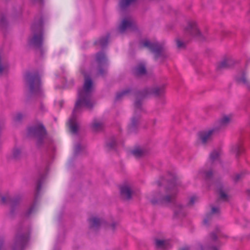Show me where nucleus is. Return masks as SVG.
<instances>
[{"mask_svg":"<svg viewBox=\"0 0 250 250\" xmlns=\"http://www.w3.org/2000/svg\"><path fill=\"white\" fill-rule=\"evenodd\" d=\"M63 104V101L62 100H60L58 102H55V105L56 106L61 108L62 107Z\"/></svg>","mask_w":250,"mask_h":250,"instance_id":"473e14b6","label":"nucleus"},{"mask_svg":"<svg viewBox=\"0 0 250 250\" xmlns=\"http://www.w3.org/2000/svg\"><path fill=\"white\" fill-rule=\"evenodd\" d=\"M227 63L226 61H224L221 62L220 63L218 64L217 67L218 68H223L227 67Z\"/></svg>","mask_w":250,"mask_h":250,"instance_id":"7c9ffc66","label":"nucleus"},{"mask_svg":"<svg viewBox=\"0 0 250 250\" xmlns=\"http://www.w3.org/2000/svg\"><path fill=\"white\" fill-rule=\"evenodd\" d=\"M135 73L137 76H141L146 74V69L143 63H140L135 69Z\"/></svg>","mask_w":250,"mask_h":250,"instance_id":"a211bd4d","label":"nucleus"},{"mask_svg":"<svg viewBox=\"0 0 250 250\" xmlns=\"http://www.w3.org/2000/svg\"><path fill=\"white\" fill-rule=\"evenodd\" d=\"M138 122V118L133 117L131 119V122L129 125V128L131 129L135 126Z\"/></svg>","mask_w":250,"mask_h":250,"instance_id":"bb28decb","label":"nucleus"},{"mask_svg":"<svg viewBox=\"0 0 250 250\" xmlns=\"http://www.w3.org/2000/svg\"><path fill=\"white\" fill-rule=\"evenodd\" d=\"M121 194L122 197L126 200L131 198L132 191L130 187L128 186H124L121 188Z\"/></svg>","mask_w":250,"mask_h":250,"instance_id":"9b49d317","label":"nucleus"},{"mask_svg":"<svg viewBox=\"0 0 250 250\" xmlns=\"http://www.w3.org/2000/svg\"><path fill=\"white\" fill-rule=\"evenodd\" d=\"M218 130V128L213 127L208 130L200 132L198 134L199 140L203 144H206L211 140L212 136L217 133Z\"/></svg>","mask_w":250,"mask_h":250,"instance_id":"0eeeda50","label":"nucleus"},{"mask_svg":"<svg viewBox=\"0 0 250 250\" xmlns=\"http://www.w3.org/2000/svg\"><path fill=\"white\" fill-rule=\"evenodd\" d=\"M33 33L32 37L29 39V43L36 47H40L42 42V21L40 20L38 23H34L32 25Z\"/></svg>","mask_w":250,"mask_h":250,"instance_id":"7ed1b4c3","label":"nucleus"},{"mask_svg":"<svg viewBox=\"0 0 250 250\" xmlns=\"http://www.w3.org/2000/svg\"><path fill=\"white\" fill-rule=\"evenodd\" d=\"M81 149V146L79 145L76 146L75 148V152L76 153H78L79 150Z\"/></svg>","mask_w":250,"mask_h":250,"instance_id":"4c0bfd02","label":"nucleus"},{"mask_svg":"<svg viewBox=\"0 0 250 250\" xmlns=\"http://www.w3.org/2000/svg\"><path fill=\"white\" fill-rule=\"evenodd\" d=\"M244 150L241 143L236 144L231 146V151L237 156Z\"/></svg>","mask_w":250,"mask_h":250,"instance_id":"f3484780","label":"nucleus"},{"mask_svg":"<svg viewBox=\"0 0 250 250\" xmlns=\"http://www.w3.org/2000/svg\"><path fill=\"white\" fill-rule=\"evenodd\" d=\"M136 0H121L119 5L121 9H123L130 5L134 3Z\"/></svg>","mask_w":250,"mask_h":250,"instance_id":"412c9836","label":"nucleus"},{"mask_svg":"<svg viewBox=\"0 0 250 250\" xmlns=\"http://www.w3.org/2000/svg\"><path fill=\"white\" fill-rule=\"evenodd\" d=\"M204 174L206 178H209L210 177H211L212 175V172L210 171L208 172H204Z\"/></svg>","mask_w":250,"mask_h":250,"instance_id":"c9c22d12","label":"nucleus"},{"mask_svg":"<svg viewBox=\"0 0 250 250\" xmlns=\"http://www.w3.org/2000/svg\"><path fill=\"white\" fill-rule=\"evenodd\" d=\"M28 239V237L25 235H17L15 238L14 250H21Z\"/></svg>","mask_w":250,"mask_h":250,"instance_id":"9d476101","label":"nucleus"},{"mask_svg":"<svg viewBox=\"0 0 250 250\" xmlns=\"http://www.w3.org/2000/svg\"><path fill=\"white\" fill-rule=\"evenodd\" d=\"M211 237H212V239H214V240H215L216 239V236L215 235L213 234H211Z\"/></svg>","mask_w":250,"mask_h":250,"instance_id":"a18cd8bd","label":"nucleus"},{"mask_svg":"<svg viewBox=\"0 0 250 250\" xmlns=\"http://www.w3.org/2000/svg\"><path fill=\"white\" fill-rule=\"evenodd\" d=\"M209 250H217L215 248H211Z\"/></svg>","mask_w":250,"mask_h":250,"instance_id":"de8ad7c7","label":"nucleus"},{"mask_svg":"<svg viewBox=\"0 0 250 250\" xmlns=\"http://www.w3.org/2000/svg\"><path fill=\"white\" fill-rule=\"evenodd\" d=\"M132 154L136 157H140L144 154V151L141 148H136L131 151Z\"/></svg>","mask_w":250,"mask_h":250,"instance_id":"393cba45","label":"nucleus"},{"mask_svg":"<svg viewBox=\"0 0 250 250\" xmlns=\"http://www.w3.org/2000/svg\"><path fill=\"white\" fill-rule=\"evenodd\" d=\"M109 36L107 35L104 37L100 39L99 40L95 42L96 44L100 45L102 47L105 46L108 42Z\"/></svg>","mask_w":250,"mask_h":250,"instance_id":"4be33fe9","label":"nucleus"},{"mask_svg":"<svg viewBox=\"0 0 250 250\" xmlns=\"http://www.w3.org/2000/svg\"><path fill=\"white\" fill-rule=\"evenodd\" d=\"M177 209L175 210V214H177V215H179L180 214V211L181 210H183V206H179L177 207Z\"/></svg>","mask_w":250,"mask_h":250,"instance_id":"f704fd0d","label":"nucleus"},{"mask_svg":"<svg viewBox=\"0 0 250 250\" xmlns=\"http://www.w3.org/2000/svg\"><path fill=\"white\" fill-rule=\"evenodd\" d=\"M41 188V185L40 183H39L38 184L37 187V190L39 191Z\"/></svg>","mask_w":250,"mask_h":250,"instance_id":"58836bf2","label":"nucleus"},{"mask_svg":"<svg viewBox=\"0 0 250 250\" xmlns=\"http://www.w3.org/2000/svg\"><path fill=\"white\" fill-rule=\"evenodd\" d=\"M240 178V175L238 174L237 175L235 176V178H234V180L235 181H238Z\"/></svg>","mask_w":250,"mask_h":250,"instance_id":"ea45409f","label":"nucleus"},{"mask_svg":"<svg viewBox=\"0 0 250 250\" xmlns=\"http://www.w3.org/2000/svg\"><path fill=\"white\" fill-rule=\"evenodd\" d=\"M164 89L161 87H156L153 89L148 88L144 90L142 92L137 94L135 102V114L137 115L142 110L141 102L140 99L150 95L154 94L155 96L160 95L164 93Z\"/></svg>","mask_w":250,"mask_h":250,"instance_id":"f03ea898","label":"nucleus"},{"mask_svg":"<svg viewBox=\"0 0 250 250\" xmlns=\"http://www.w3.org/2000/svg\"><path fill=\"white\" fill-rule=\"evenodd\" d=\"M221 154V153L220 150H214L210 153L209 161L211 165L220 163Z\"/></svg>","mask_w":250,"mask_h":250,"instance_id":"ddd939ff","label":"nucleus"},{"mask_svg":"<svg viewBox=\"0 0 250 250\" xmlns=\"http://www.w3.org/2000/svg\"><path fill=\"white\" fill-rule=\"evenodd\" d=\"M21 154V150L20 148L15 147L12 152V157L17 159L20 157Z\"/></svg>","mask_w":250,"mask_h":250,"instance_id":"5701e85b","label":"nucleus"},{"mask_svg":"<svg viewBox=\"0 0 250 250\" xmlns=\"http://www.w3.org/2000/svg\"><path fill=\"white\" fill-rule=\"evenodd\" d=\"M2 244H0V250H1V248H2Z\"/></svg>","mask_w":250,"mask_h":250,"instance_id":"09e8293b","label":"nucleus"},{"mask_svg":"<svg viewBox=\"0 0 250 250\" xmlns=\"http://www.w3.org/2000/svg\"><path fill=\"white\" fill-rule=\"evenodd\" d=\"M96 60L97 63L99 64H103L106 61L105 55L102 52L97 53L96 55Z\"/></svg>","mask_w":250,"mask_h":250,"instance_id":"aec40b11","label":"nucleus"},{"mask_svg":"<svg viewBox=\"0 0 250 250\" xmlns=\"http://www.w3.org/2000/svg\"><path fill=\"white\" fill-rule=\"evenodd\" d=\"M236 80L238 83L246 85L250 89V83L247 80L246 74L245 73H242L238 75Z\"/></svg>","mask_w":250,"mask_h":250,"instance_id":"4468645a","label":"nucleus"},{"mask_svg":"<svg viewBox=\"0 0 250 250\" xmlns=\"http://www.w3.org/2000/svg\"><path fill=\"white\" fill-rule=\"evenodd\" d=\"M115 226H116V224H115V223H113L111 225L110 227L113 230L114 229Z\"/></svg>","mask_w":250,"mask_h":250,"instance_id":"a19ab883","label":"nucleus"},{"mask_svg":"<svg viewBox=\"0 0 250 250\" xmlns=\"http://www.w3.org/2000/svg\"><path fill=\"white\" fill-rule=\"evenodd\" d=\"M114 144H115V143H114H114H113V144L108 145V146H109V147H110V148H112V147H114Z\"/></svg>","mask_w":250,"mask_h":250,"instance_id":"c03bdc74","label":"nucleus"},{"mask_svg":"<svg viewBox=\"0 0 250 250\" xmlns=\"http://www.w3.org/2000/svg\"><path fill=\"white\" fill-rule=\"evenodd\" d=\"M32 208H31V209H30V210H29V212L28 213L29 214V213H31V212H32Z\"/></svg>","mask_w":250,"mask_h":250,"instance_id":"8fccbe9b","label":"nucleus"},{"mask_svg":"<svg viewBox=\"0 0 250 250\" xmlns=\"http://www.w3.org/2000/svg\"><path fill=\"white\" fill-rule=\"evenodd\" d=\"M103 124L98 121L95 120L92 124V127L93 129L95 131H99L103 128Z\"/></svg>","mask_w":250,"mask_h":250,"instance_id":"b1692460","label":"nucleus"},{"mask_svg":"<svg viewBox=\"0 0 250 250\" xmlns=\"http://www.w3.org/2000/svg\"><path fill=\"white\" fill-rule=\"evenodd\" d=\"M219 212V209L218 208L212 207L211 210V214H217Z\"/></svg>","mask_w":250,"mask_h":250,"instance_id":"72a5a7b5","label":"nucleus"},{"mask_svg":"<svg viewBox=\"0 0 250 250\" xmlns=\"http://www.w3.org/2000/svg\"><path fill=\"white\" fill-rule=\"evenodd\" d=\"M93 83L91 78L84 75V83L83 87L78 91V98L76 102L72 117L67 125L70 131L75 134L77 132L78 126L76 122V115L83 108L90 109L94 104L91 98Z\"/></svg>","mask_w":250,"mask_h":250,"instance_id":"f257e3e1","label":"nucleus"},{"mask_svg":"<svg viewBox=\"0 0 250 250\" xmlns=\"http://www.w3.org/2000/svg\"><path fill=\"white\" fill-rule=\"evenodd\" d=\"M232 121V117L231 116H224L220 120L219 122V127H224L229 124Z\"/></svg>","mask_w":250,"mask_h":250,"instance_id":"dca6fc26","label":"nucleus"},{"mask_svg":"<svg viewBox=\"0 0 250 250\" xmlns=\"http://www.w3.org/2000/svg\"><path fill=\"white\" fill-rule=\"evenodd\" d=\"M186 30L193 36H196L200 34V32L197 27L196 23L193 21H189L188 23V26Z\"/></svg>","mask_w":250,"mask_h":250,"instance_id":"f8f14e48","label":"nucleus"},{"mask_svg":"<svg viewBox=\"0 0 250 250\" xmlns=\"http://www.w3.org/2000/svg\"><path fill=\"white\" fill-rule=\"evenodd\" d=\"M28 134L29 136L37 138L38 145H41L46 138V130L41 123L30 127L28 129Z\"/></svg>","mask_w":250,"mask_h":250,"instance_id":"39448f33","label":"nucleus"},{"mask_svg":"<svg viewBox=\"0 0 250 250\" xmlns=\"http://www.w3.org/2000/svg\"><path fill=\"white\" fill-rule=\"evenodd\" d=\"M200 250H207V249L205 248H203L202 246L200 247Z\"/></svg>","mask_w":250,"mask_h":250,"instance_id":"49530a36","label":"nucleus"},{"mask_svg":"<svg viewBox=\"0 0 250 250\" xmlns=\"http://www.w3.org/2000/svg\"><path fill=\"white\" fill-rule=\"evenodd\" d=\"M176 191V190L175 188L172 189H167V194L165 196L159 198L158 201H152V202L153 203L159 202L162 204H167L171 203L174 200Z\"/></svg>","mask_w":250,"mask_h":250,"instance_id":"1a4fd4ad","label":"nucleus"},{"mask_svg":"<svg viewBox=\"0 0 250 250\" xmlns=\"http://www.w3.org/2000/svg\"><path fill=\"white\" fill-rule=\"evenodd\" d=\"M140 47L141 48H147L153 52L154 54L156 60L160 57H163L164 56V48L162 45L157 42H152L148 40H144L140 42Z\"/></svg>","mask_w":250,"mask_h":250,"instance_id":"20e7f679","label":"nucleus"},{"mask_svg":"<svg viewBox=\"0 0 250 250\" xmlns=\"http://www.w3.org/2000/svg\"><path fill=\"white\" fill-rule=\"evenodd\" d=\"M210 214H208L207 215L206 217L204 219V224L205 225H207L208 224V220L210 219Z\"/></svg>","mask_w":250,"mask_h":250,"instance_id":"e433bc0d","label":"nucleus"},{"mask_svg":"<svg viewBox=\"0 0 250 250\" xmlns=\"http://www.w3.org/2000/svg\"><path fill=\"white\" fill-rule=\"evenodd\" d=\"M136 27L134 20L130 17L124 18L119 27L120 33H123L126 30H132Z\"/></svg>","mask_w":250,"mask_h":250,"instance_id":"6e6552de","label":"nucleus"},{"mask_svg":"<svg viewBox=\"0 0 250 250\" xmlns=\"http://www.w3.org/2000/svg\"><path fill=\"white\" fill-rule=\"evenodd\" d=\"M197 198L196 196H193L190 198V200L188 202V205L192 206L193 205L194 202L197 200Z\"/></svg>","mask_w":250,"mask_h":250,"instance_id":"2f4dec72","label":"nucleus"},{"mask_svg":"<svg viewBox=\"0 0 250 250\" xmlns=\"http://www.w3.org/2000/svg\"><path fill=\"white\" fill-rule=\"evenodd\" d=\"M176 42L177 46L179 49H182L185 47V44L184 43V42H183L179 39H177Z\"/></svg>","mask_w":250,"mask_h":250,"instance_id":"c85d7f7f","label":"nucleus"},{"mask_svg":"<svg viewBox=\"0 0 250 250\" xmlns=\"http://www.w3.org/2000/svg\"><path fill=\"white\" fill-rule=\"evenodd\" d=\"M99 74L102 75V74H103L104 73V71H103V70H102L101 69H100L99 70Z\"/></svg>","mask_w":250,"mask_h":250,"instance_id":"37998d69","label":"nucleus"},{"mask_svg":"<svg viewBox=\"0 0 250 250\" xmlns=\"http://www.w3.org/2000/svg\"><path fill=\"white\" fill-rule=\"evenodd\" d=\"M22 118V115L21 113H17L13 117V120L15 122L20 121Z\"/></svg>","mask_w":250,"mask_h":250,"instance_id":"c756f323","label":"nucleus"},{"mask_svg":"<svg viewBox=\"0 0 250 250\" xmlns=\"http://www.w3.org/2000/svg\"><path fill=\"white\" fill-rule=\"evenodd\" d=\"M26 80L29 83L30 92L37 94L41 92V83L38 74H27Z\"/></svg>","mask_w":250,"mask_h":250,"instance_id":"423d86ee","label":"nucleus"},{"mask_svg":"<svg viewBox=\"0 0 250 250\" xmlns=\"http://www.w3.org/2000/svg\"><path fill=\"white\" fill-rule=\"evenodd\" d=\"M180 250H189V248L187 247L182 248Z\"/></svg>","mask_w":250,"mask_h":250,"instance_id":"79ce46f5","label":"nucleus"},{"mask_svg":"<svg viewBox=\"0 0 250 250\" xmlns=\"http://www.w3.org/2000/svg\"><path fill=\"white\" fill-rule=\"evenodd\" d=\"M89 223L90 229L94 230L98 228L101 223V221L99 218L96 217H92L89 219Z\"/></svg>","mask_w":250,"mask_h":250,"instance_id":"2eb2a0df","label":"nucleus"},{"mask_svg":"<svg viewBox=\"0 0 250 250\" xmlns=\"http://www.w3.org/2000/svg\"><path fill=\"white\" fill-rule=\"evenodd\" d=\"M155 244L157 248L165 249L168 248V242L166 240H156Z\"/></svg>","mask_w":250,"mask_h":250,"instance_id":"6ab92c4d","label":"nucleus"},{"mask_svg":"<svg viewBox=\"0 0 250 250\" xmlns=\"http://www.w3.org/2000/svg\"><path fill=\"white\" fill-rule=\"evenodd\" d=\"M219 198L220 199L225 201L228 199L227 195L222 190L219 192Z\"/></svg>","mask_w":250,"mask_h":250,"instance_id":"cd10ccee","label":"nucleus"},{"mask_svg":"<svg viewBox=\"0 0 250 250\" xmlns=\"http://www.w3.org/2000/svg\"><path fill=\"white\" fill-rule=\"evenodd\" d=\"M128 92H129V91H128V90H125L120 93H117L116 95V100H120L123 97L125 96Z\"/></svg>","mask_w":250,"mask_h":250,"instance_id":"a878e982","label":"nucleus"}]
</instances>
